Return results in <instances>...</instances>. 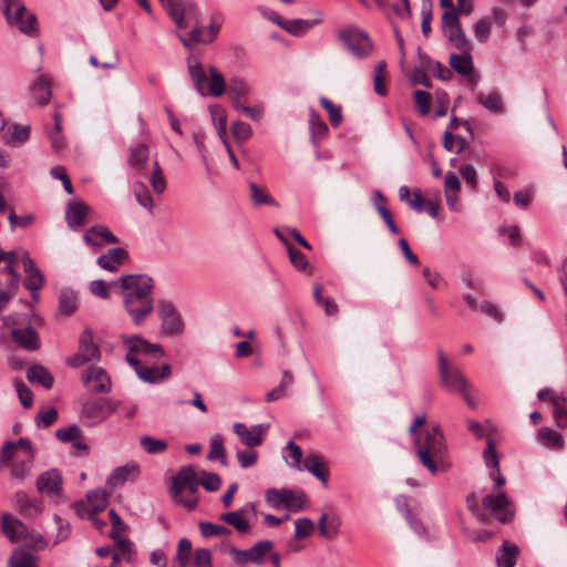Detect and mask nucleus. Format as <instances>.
I'll list each match as a JSON object with an SVG mask.
<instances>
[{"instance_id": "obj_1", "label": "nucleus", "mask_w": 567, "mask_h": 567, "mask_svg": "<svg viewBox=\"0 0 567 567\" xmlns=\"http://www.w3.org/2000/svg\"><path fill=\"white\" fill-rule=\"evenodd\" d=\"M126 313L136 326L142 324L154 310L153 279L144 274L126 275L116 280Z\"/></svg>"}, {"instance_id": "obj_2", "label": "nucleus", "mask_w": 567, "mask_h": 567, "mask_svg": "<svg viewBox=\"0 0 567 567\" xmlns=\"http://www.w3.org/2000/svg\"><path fill=\"white\" fill-rule=\"evenodd\" d=\"M416 455L421 464L431 473L436 474L437 463L443 461L446 446L444 443V435L439 425L426 432L425 436L414 439Z\"/></svg>"}, {"instance_id": "obj_3", "label": "nucleus", "mask_w": 567, "mask_h": 567, "mask_svg": "<svg viewBox=\"0 0 567 567\" xmlns=\"http://www.w3.org/2000/svg\"><path fill=\"white\" fill-rule=\"evenodd\" d=\"M188 75L193 82L194 89L202 96H221L226 91V82L221 73L215 66H209V81L207 82L206 72L203 64L195 56H188Z\"/></svg>"}, {"instance_id": "obj_4", "label": "nucleus", "mask_w": 567, "mask_h": 567, "mask_svg": "<svg viewBox=\"0 0 567 567\" xmlns=\"http://www.w3.org/2000/svg\"><path fill=\"white\" fill-rule=\"evenodd\" d=\"M336 34L342 47L355 59L363 60L372 54L373 42L369 34L361 28L350 24L338 29Z\"/></svg>"}, {"instance_id": "obj_5", "label": "nucleus", "mask_w": 567, "mask_h": 567, "mask_svg": "<svg viewBox=\"0 0 567 567\" xmlns=\"http://www.w3.org/2000/svg\"><path fill=\"white\" fill-rule=\"evenodd\" d=\"M1 10L9 25L28 35L38 32L37 17L27 10L22 0H1Z\"/></svg>"}, {"instance_id": "obj_6", "label": "nucleus", "mask_w": 567, "mask_h": 567, "mask_svg": "<svg viewBox=\"0 0 567 567\" xmlns=\"http://www.w3.org/2000/svg\"><path fill=\"white\" fill-rule=\"evenodd\" d=\"M3 328L10 329L11 339L20 348L34 351L40 347L39 334L33 327L28 324L22 326L25 322V316L20 313H11L2 317Z\"/></svg>"}, {"instance_id": "obj_7", "label": "nucleus", "mask_w": 567, "mask_h": 567, "mask_svg": "<svg viewBox=\"0 0 567 567\" xmlns=\"http://www.w3.org/2000/svg\"><path fill=\"white\" fill-rule=\"evenodd\" d=\"M178 29L200 23V12L189 0H159Z\"/></svg>"}, {"instance_id": "obj_8", "label": "nucleus", "mask_w": 567, "mask_h": 567, "mask_svg": "<svg viewBox=\"0 0 567 567\" xmlns=\"http://www.w3.org/2000/svg\"><path fill=\"white\" fill-rule=\"evenodd\" d=\"M101 359L99 347L93 342V332L86 328L79 337L78 352L66 359L71 368H80L86 363H96Z\"/></svg>"}, {"instance_id": "obj_9", "label": "nucleus", "mask_w": 567, "mask_h": 567, "mask_svg": "<svg viewBox=\"0 0 567 567\" xmlns=\"http://www.w3.org/2000/svg\"><path fill=\"white\" fill-rule=\"evenodd\" d=\"M265 499L275 509L286 508L298 512L305 507L307 496L303 492H295L289 488H269L265 493Z\"/></svg>"}, {"instance_id": "obj_10", "label": "nucleus", "mask_w": 567, "mask_h": 567, "mask_svg": "<svg viewBox=\"0 0 567 567\" xmlns=\"http://www.w3.org/2000/svg\"><path fill=\"white\" fill-rule=\"evenodd\" d=\"M159 331L163 336L175 337L184 332V321L174 303L169 300L158 301Z\"/></svg>"}, {"instance_id": "obj_11", "label": "nucleus", "mask_w": 567, "mask_h": 567, "mask_svg": "<svg viewBox=\"0 0 567 567\" xmlns=\"http://www.w3.org/2000/svg\"><path fill=\"white\" fill-rule=\"evenodd\" d=\"M437 362L441 384L449 391L464 392L468 386L466 379L458 369L450 367L442 350H437Z\"/></svg>"}, {"instance_id": "obj_12", "label": "nucleus", "mask_w": 567, "mask_h": 567, "mask_svg": "<svg viewBox=\"0 0 567 567\" xmlns=\"http://www.w3.org/2000/svg\"><path fill=\"white\" fill-rule=\"evenodd\" d=\"M272 548L274 543L271 540L265 539L256 543L249 549H238L236 547H230L229 554L237 565L244 566L247 563L262 565L265 563V556L269 554Z\"/></svg>"}, {"instance_id": "obj_13", "label": "nucleus", "mask_w": 567, "mask_h": 567, "mask_svg": "<svg viewBox=\"0 0 567 567\" xmlns=\"http://www.w3.org/2000/svg\"><path fill=\"white\" fill-rule=\"evenodd\" d=\"M117 403L107 399H90L82 405L81 415L89 425L103 422L111 412H115Z\"/></svg>"}, {"instance_id": "obj_14", "label": "nucleus", "mask_w": 567, "mask_h": 567, "mask_svg": "<svg viewBox=\"0 0 567 567\" xmlns=\"http://www.w3.org/2000/svg\"><path fill=\"white\" fill-rule=\"evenodd\" d=\"M126 362L134 369L137 377L151 384L159 383L168 379L172 374V368L168 363L163 364L161 368L153 364L150 367L143 365L135 355H126Z\"/></svg>"}, {"instance_id": "obj_15", "label": "nucleus", "mask_w": 567, "mask_h": 567, "mask_svg": "<svg viewBox=\"0 0 567 567\" xmlns=\"http://www.w3.org/2000/svg\"><path fill=\"white\" fill-rule=\"evenodd\" d=\"M122 342L127 353L126 355H147L152 358H163L165 351L159 343H151L143 339L140 334L122 336Z\"/></svg>"}, {"instance_id": "obj_16", "label": "nucleus", "mask_w": 567, "mask_h": 567, "mask_svg": "<svg viewBox=\"0 0 567 567\" xmlns=\"http://www.w3.org/2000/svg\"><path fill=\"white\" fill-rule=\"evenodd\" d=\"M483 506L502 524L512 520L514 512L509 507V499L504 491L495 495H486L482 499Z\"/></svg>"}, {"instance_id": "obj_17", "label": "nucleus", "mask_w": 567, "mask_h": 567, "mask_svg": "<svg viewBox=\"0 0 567 567\" xmlns=\"http://www.w3.org/2000/svg\"><path fill=\"white\" fill-rule=\"evenodd\" d=\"M22 267L25 274L23 286L30 291L33 301H39V290L44 285V276L40 268L30 258L28 252H22Z\"/></svg>"}, {"instance_id": "obj_18", "label": "nucleus", "mask_w": 567, "mask_h": 567, "mask_svg": "<svg viewBox=\"0 0 567 567\" xmlns=\"http://www.w3.org/2000/svg\"><path fill=\"white\" fill-rule=\"evenodd\" d=\"M82 381L93 393H109L112 382L106 371L100 367H91L82 373Z\"/></svg>"}, {"instance_id": "obj_19", "label": "nucleus", "mask_w": 567, "mask_h": 567, "mask_svg": "<svg viewBox=\"0 0 567 567\" xmlns=\"http://www.w3.org/2000/svg\"><path fill=\"white\" fill-rule=\"evenodd\" d=\"M268 427V424H256L247 427L244 423L238 422L233 425V431L244 445L252 449L262 444Z\"/></svg>"}, {"instance_id": "obj_20", "label": "nucleus", "mask_w": 567, "mask_h": 567, "mask_svg": "<svg viewBox=\"0 0 567 567\" xmlns=\"http://www.w3.org/2000/svg\"><path fill=\"white\" fill-rule=\"evenodd\" d=\"M86 503L78 502L75 504V511L80 516L90 515L93 516L105 509L109 503V495L104 489L91 491L86 494Z\"/></svg>"}, {"instance_id": "obj_21", "label": "nucleus", "mask_w": 567, "mask_h": 567, "mask_svg": "<svg viewBox=\"0 0 567 567\" xmlns=\"http://www.w3.org/2000/svg\"><path fill=\"white\" fill-rule=\"evenodd\" d=\"M13 508L25 518H35L42 512L41 502L31 498L25 492L18 491L12 499Z\"/></svg>"}, {"instance_id": "obj_22", "label": "nucleus", "mask_w": 567, "mask_h": 567, "mask_svg": "<svg viewBox=\"0 0 567 567\" xmlns=\"http://www.w3.org/2000/svg\"><path fill=\"white\" fill-rule=\"evenodd\" d=\"M148 155V146L144 143H140L131 148L127 163L134 177L145 175Z\"/></svg>"}, {"instance_id": "obj_23", "label": "nucleus", "mask_w": 567, "mask_h": 567, "mask_svg": "<svg viewBox=\"0 0 567 567\" xmlns=\"http://www.w3.org/2000/svg\"><path fill=\"white\" fill-rule=\"evenodd\" d=\"M35 485L41 494L58 495L62 486V476L58 470L51 468L37 478Z\"/></svg>"}, {"instance_id": "obj_24", "label": "nucleus", "mask_w": 567, "mask_h": 567, "mask_svg": "<svg viewBox=\"0 0 567 567\" xmlns=\"http://www.w3.org/2000/svg\"><path fill=\"white\" fill-rule=\"evenodd\" d=\"M321 14L317 13L315 19H292L277 21V25L293 37H302L313 27L321 22Z\"/></svg>"}, {"instance_id": "obj_25", "label": "nucleus", "mask_w": 567, "mask_h": 567, "mask_svg": "<svg viewBox=\"0 0 567 567\" xmlns=\"http://www.w3.org/2000/svg\"><path fill=\"white\" fill-rule=\"evenodd\" d=\"M1 526L4 535L11 543H21L28 529L20 519L9 513L2 514Z\"/></svg>"}, {"instance_id": "obj_26", "label": "nucleus", "mask_w": 567, "mask_h": 567, "mask_svg": "<svg viewBox=\"0 0 567 567\" xmlns=\"http://www.w3.org/2000/svg\"><path fill=\"white\" fill-rule=\"evenodd\" d=\"M90 210V207L82 200H72L66 205L65 220L68 226L76 230L85 220V217Z\"/></svg>"}, {"instance_id": "obj_27", "label": "nucleus", "mask_w": 567, "mask_h": 567, "mask_svg": "<svg viewBox=\"0 0 567 567\" xmlns=\"http://www.w3.org/2000/svg\"><path fill=\"white\" fill-rule=\"evenodd\" d=\"M127 259V251L123 248L116 247L109 249L105 255L99 256L96 262L102 269L115 272Z\"/></svg>"}, {"instance_id": "obj_28", "label": "nucleus", "mask_w": 567, "mask_h": 567, "mask_svg": "<svg viewBox=\"0 0 567 567\" xmlns=\"http://www.w3.org/2000/svg\"><path fill=\"white\" fill-rule=\"evenodd\" d=\"M2 132V140L4 144L10 147H17L29 140L31 127L29 125L12 123L7 130L4 128Z\"/></svg>"}, {"instance_id": "obj_29", "label": "nucleus", "mask_w": 567, "mask_h": 567, "mask_svg": "<svg viewBox=\"0 0 567 567\" xmlns=\"http://www.w3.org/2000/svg\"><path fill=\"white\" fill-rule=\"evenodd\" d=\"M55 436L63 443H70L76 451L87 452L89 446L83 442L82 431L76 424L58 429Z\"/></svg>"}, {"instance_id": "obj_30", "label": "nucleus", "mask_w": 567, "mask_h": 567, "mask_svg": "<svg viewBox=\"0 0 567 567\" xmlns=\"http://www.w3.org/2000/svg\"><path fill=\"white\" fill-rule=\"evenodd\" d=\"M298 471H308L324 485L328 483V470L321 462V456L317 453H310L303 458V464Z\"/></svg>"}, {"instance_id": "obj_31", "label": "nucleus", "mask_w": 567, "mask_h": 567, "mask_svg": "<svg viewBox=\"0 0 567 567\" xmlns=\"http://www.w3.org/2000/svg\"><path fill=\"white\" fill-rule=\"evenodd\" d=\"M138 475V466L131 462L126 463L123 466L116 467L111 475L109 476L106 483L109 486L115 488L117 486L123 485L131 477H136Z\"/></svg>"}, {"instance_id": "obj_32", "label": "nucleus", "mask_w": 567, "mask_h": 567, "mask_svg": "<svg viewBox=\"0 0 567 567\" xmlns=\"http://www.w3.org/2000/svg\"><path fill=\"white\" fill-rule=\"evenodd\" d=\"M196 478H198V476L194 466L188 465L181 467L172 482L174 496L177 497L186 488L187 484L193 483Z\"/></svg>"}, {"instance_id": "obj_33", "label": "nucleus", "mask_w": 567, "mask_h": 567, "mask_svg": "<svg viewBox=\"0 0 567 567\" xmlns=\"http://www.w3.org/2000/svg\"><path fill=\"white\" fill-rule=\"evenodd\" d=\"M537 440L543 446L555 451H560L565 446L563 435L547 426H543L538 430Z\"/></svg>"}, {"instance_id": "obj_34", "label": "nucleus", "mask_w": 567, "mask_h": 567, "mask_svg": "<svg viewBox=\"0 0 567 567\" xmlns=\"http://www.w3.org/2000/svg\"><path fill=\"white\" fill-rule=\"evenodd\" d=\"M33 99L40 104L49 103L52 92L51 82L44 74H40L30 86Z\"/></svg>"}, {"instance_id": "obj_35", "label": "nucleus", "mask_w": 567, "mask_h": 567, "mask_svg": "<svg viewBox=\"0 0 567 567\" xmlns=\"http://www.w3.org/2000/svg\"><path fill=\"white\" fill-rule=\"evenodd\" d=\"M475 100L476 103L493 114L499 115L505 111L502 95L496 91H492L488 94L481 92L476 95Z\"/></svg>"}, {"instance_id": "obj_36", "label": "nucleus", "mask_w": 567, "mask_h": 567, "mask_svg": "<svg viewBox=\"0 0 567 567\" xmlns=\"http://www.w3.org/2000/svg\"><path fill=\"white\" fill-rule=\"evenodd\" d=\"M27 379L30 383H39L45 389L53 386L54 378L47 368L41 364H32L27 370Z\"/></svg>"}, {"instance_id": "obj_37", "label": "nucleus", "mask_w": 567, "mask_h": 567, "mask_svg": "<svg viewBox=\"0 0 567 567\" xmlns=\"http://www.w3.org/2000/svg\"><path fill=\"white\" fill-rule=\"evenodd\" d=\"M22 447L25 451V455H34V449L30 440L21 437L17 442L8 441L4 443L0 455V465L8 463L13 457V451L17 447Z\"/></svg>"}, {"instance_id": "obj_38", "label": "nucleus", "mask_w": 567, "mask_h": 567, "mask_svg": "<svg viewBox=\"0 0 567 567\" xmlns=\"http://www.w3.org/2000/svg\"><path fill=\"white\" fill-rule=\"evenodd\" d=\"M519 548L508 540H504L496 556L498 567H514L518 557Z\"/></svg>"}, {"instance_id": "obj_39", "label": "nucleus", "mask_w": 567, "mask_h": 567, "mask_svg": "<svg viewBox=\"0 0 567 567\" xmlns=\"http://www.w3.org/2000/svg\"><path fill=\"white\" fill-rule=\"evenodd\" d=\"M94 237H100L106 244H116L118 239L114 236L111 230L104 226H93L87 229L84 234V241L87 245L97 246L100 243L94 239Z\"/></svg>"}, {"instance_id": "obj_40", "label": "nucleus", "mask_w": 567, "mask_h": 567, "mask_svg": "<svg viewBox=\"0 0 567 567\" xmlns=\"http://www.w3.org/2000/svg\"><path fill=\"white\" fill-rule=\"evenodd\" d=\"M79 307L75 291L64 288L59 293V311L63 316H71Z\"/></svg>"}, {"instance_id": "obj_41", "label": "nucleus", "mask_w": 567, "mask_h": 567, "mask_svg": "<svg viewBox=\"0 0 567 567\" xmlns=\"http://www.w3.org/2000/svg\"><path fill=\"white\" fill-rule=\"evenodd\" d=\"M451 68L461 75H468L473 72V61L468 51H463L460 54H451Z\"/></svg>"}, {"instance_id": "obj_42", "label": "nucleus", "mask_w": 567, "mask_h": 567, "mask_svg": "<svg viewBox=\"0 0 567 567\" xmlns=\"http://www.w3.org/2000/svg\"><path fill=\"white\" fill-rule=\"evenodd\" d=\"M219 519L231 525L241 534L248 533L250 529V525L245 518V511L243 509L223 513Z\"/></svg>"}, {"instance_id": "obj_43", "label": "nucleus", "mask_w": 567, "mask_h": 567, "mask_svg": "<svg viewBox=\"0 0 567 567\" xmlns=\"http://www.w3.org/2000/svg\"><path fill=\"white\" fill-rule=\"evenodd\" d=\"M443 32L454 48L462 51H470L472 49L461 25L445 29Z\"/></svg>"}, {"instance_id": "obj_44", "label": "nucleus", "mask_w": 567, "mask_h": 567, "mask_svg": "<svg viewBox=\"0 0 567 567\" xmlns=\"http://www.w3.org/2000/svg\"><path fill=\"white\" fill-rule=\"evenodd\" d=\"M37 560L38 559L33 554L19 547L12 551V555L8 560V566L9 567H38Z\"/></svg>"}, {"instance_id": "obj_45", "label": "nucleus", "mask_w": 567, "mask_h": 567, "mask_svg": "<svg viewBox=\"0 0 567 567\" xmlns=\"http://www.w3.org/2000/svg\"><path fill=\"white\" fill-rule=\"evenodd\" d=\"M293 374L289 370L284 371L279 385L274 388L266 394V401L274 402L282 398L286 394L287 389L293 383Z\"/></svg>"}, {"instance_id": "obj_46", "label": "nucleus", "mask_w": 567, "mask_h": 567, "mask_svg": "<svg viewBox=\"0 0 567 567\" xmlns=\"http://www.w3.org/2000/svg\"><path fill=\"white\" fill-rule=\"evenodd\" d=\"M340 522L338 518H331L328 522L326 514H322L318 519V529L320 536L332 539L339 534Z\"/></svg>"}, {"instance_id": "obj_47", "label": "nucleus", "mask_w": 567, "mask_h": 567, "mask_svg": "<svg viewBox=\"0 0 567 567\" xmlns=\"http://www.w3.org/2000/svg\"><path fill=\"white\" fill-rule=\"evenodd\" d=\"M386 80V63L385 61H379L374 68L373 73V89L374 92L380 95L384 96L388 93L386 86L384 84Z\"/></svg>"}, {"instance_id": "obj_48", "label": "nucleus", "mask_w": 567, "mask_h": 567, "mask_svg": "<svg viewBox=\"0 0 567 567\" xmlns=\"http://www.w3.org/2000/svg\"><path fill=\"white\" fill-rule=\"evenodd\" d=\"M33 461L34 455H25L22 460L17 461L11 467V477L18 481H23L31 471Z\"/></svg>"}, {"instance_id": "obj_49", "label": "nucleus", "mask_w": 567, "mask_h": 567, "mask_svg": "<svg viewBox=\"0 0 567 567\" xmlns=\"http://www.w3.org/2000/svg\"><path fill=\"white\" fill-rule=\"evenodd\" d=\"M309 124L313 138H323L329 131L328 125L313 109L309 110Z\"/></svg>"}, {"instance_id": "obj_50", "label": "nucleus", "mask_w": 567, "mask_h": 567, "mask_svg": "<svg viewBox=\"0 0 567 567\" xmlns=\"http://www.w3.org/2000/svg\"><path fill=\"white\" fill-rule=\"evenodd\" d=\"M443 146L446 151L461 153L468 146V144L464 137L452 134L450 131H445L443 135Z\"/></svg>"}, {"instance_id": "obj_51", "label": "nucleus", "mask_w": 567, "mask_h": 567, "mask_svg": "<svg viewBox=\"0 0 567 567\" xmlns=\"http://www.w3.org/2000/svg\"><path fill=\"white\" fill-rule=\"evenodd\" d=\"M198 528H199L200 535L204 538H209L213 536H229L231 534V530L228 527H225L223 525L213 524L210 522H200L198 524Z\"/></svg>"}, {"instance_id": "obj_52", "label": "nucleus", "mask_w": 567, "mask_h": 567, "mask_svg": "<svg viewBox=\"0 0 567 567\" xmlns=\"http://www.w3.org/2000/svg\"><path fill=\"white\" fill-rule=\"evenodd\" d=\"M207 460L219 461L223 466L227 465L225 447L220 437H215L210 440Z\"/></svg>"}, {"instance_id": "obj_53", "label": "nucleus", "mask_w": 567, "mask_h": 567, "mask_svg": "<svg viewBox=\"0 0 567 567\" xmlns=\"http://www.w3.org/2000/svg\"><path fill=\"white\" fill-rule=\"evenodd\" d=\"M140 444L148 454H159L167 449V443L164 440H158L147 435L141 437Z\"/></svg>"}, {"instance_id": "obj_54", "label": "nucleus", "mask_w": 567, "mask_h": 567, "mask_svg": "<svg viewBox=\"0 0 567 567\" xmlns=\"http://www.w3.org/2000/svg\"><path fill=\"white\" fill-rule=\"evenodd\" d=\"M320 105L328 112L330 124L338 127L342 122L341 107L334 105L329 99L320 97Z\"/></svg>"}, {"instance_id": "obj_55", "label": "nucleus", "mask_w": 567, "mask_h": 567, "mask_svg": "<svg viewBox=\"0 0 567 567\" xmlns=\"http://www.w3.org/2000/svg\"><path fill=\"white\" fill-rule=\"evenodd\" d=\"M134 195L137 200V203L146 208L147 210L152 212L153 209V198L151 196V193L146 185L142 182H137L134 185Z\"/></svg>"}, {"instance_id": "obj_56", "label": "nucleus", "mask_w": 567, "mask_h": 567, "mask_svg": "<svg viewBox=\"0 0 567 567\" xmlns=\"http://www.w3.org/2000/svg\"><path fill=\"white\" fill-rule=\"evenodd\" d=\"M249 190H250V198L256 206H261V205L277 206V203L271 197H269V195L262 188H260L257 184L250 183Z\"/></svg>"}, {"instance_id": "obj_57", "label": "nucleus", "mask_w": 567, "mask_h": 567, "mask_svg": "<svg viewBox=\"0 0 567 567\" xmlns=\"http://www.w3.org/2000/svg\"><path fill=\"white\" fill-rule=\"evenodd\" d=\"M151 186L156 194H162L166 189V181L158 161L153 162V171L150 178Z\"/></svg>"}, {"instance_id": "obj_58", "label": "nucleus", "mask_w": 567, "mask_h": 567, "mask_svg": "<svg viewBox=\"0 0 567 567\" xmlns=\"http://www.w3.org/2000/svg\"><path fill=\"white\" fill-rule=\"evenodd\" d=\"M21 543H23V545L27 548L35 550V551L41 550V549L45 548V546H47V542H45L44 537L39 533L30 530L29 528L27 529V533L23 536V539L21 540Z\"/></svg>"}, {"instance_id": "obj_59", "label": "nucleus", "mask_w": 567, "mask_h": 567, "mask_svg": "<svg viewBox=\"0 0 567 567\" xmlns=\"http://www.w3.org/2000/svg\"><path fill=\"white\" fill-rule=\"evenodd\" d=\"M228 91L230 96L245 97L249 94V85L238 76H234L229 80Z\"/></svg>"}, {"instance_id": "obj_60", "label": "nucleus", "mask_w": 567, "mask_h": 567, "mask_svg": "<svg viewBox=\"0 0 567 567\" xmlns=\"http://www.w3.org/2000/svg\"><path fill=\"white\" fill-rule=\"evenodd\" d=\"M58 420V411L54 408H50L40 411L35 416V424L38 427L47 429L54 424Z\"/></svg>"}, {"instance_id": "obj_61", "label": "nucleus", "mask_w": 567, "mask_h": 567, "mask_svg": "<svg viewBox=\"0 0 567 567\" xmlns=\"http://www.w3.org/2000/svg\"><path fill=\"white\" fill-rule=\"evenodd\" d=\"M485 465L492 470L499 468L498 455L493 440H487L486 449L483 452Z\"/></svg>"}, {"instance_id": "obj_62", "label": "nucleus", "mask_w": 567, "mask_h": 567, "mask_svg": "<svg viewBox=\"0 0 567 567\" xmlns=\"http://www.w3.org/2000/svg\"><path fill=\"white\" fill-rule=\"evenodd\" d=\"M474 34L478 42L484 43L491 35V20L482 18L474 24Z\"/></svg>"}, {"instance_id": "obj_63", "label": "nucleus", "mask_w": 567, "mask_h": 567, "mask_svg": "<svg viewBox=\"0 0 567 567\" xmlns=\"http://www.w3.org/2000/svg\"><path fill=\"white\" fill-rule=\"evenodd\" d=\"M315 529V524L309 518H298L295 522V537L302 539L308 537Z\"/></svg>"}, {"instance_id": "obj_64", "label": "nucleus", "mask_w": 567, "mask_h": 567, "mask_svg": "<svg viewBox=\"0 0 567 567\" xmlns=\"http://www.w3.org/2000/svg\"><path fill=\"white\" fill-rule=\"evenodd\" d=\"M231 133L237 142H245L251 136L252 130L249 124L236 121L231 125Z\"/></svg>"}]
</instances>
